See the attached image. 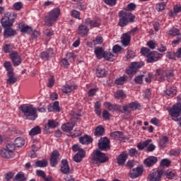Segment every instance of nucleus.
<instances>
[{
	"instance_id": "nucleus-16",
	"label": "nucleus",
	"mask_w": 181,
	"mask_h": 181,
	"mask_svg": "<svg viewBox=\"0 0 181 181\" xmlns=\"http://www.w3.org/2000/svg\"><path fill=\"white\" fill-rule=\"evenodd\" d=\"M60 156V153H59L58 151L55 150L54 151L50 157V165L52 167L56 166L57 163H59V158Z\"/></svg>"
},
{
	"instance_id": "nucleus-42",
	"label": "nucleus",
	"mask_w": 181,
	"mask_h": 181,
	"mask_svg": "<svg viewBox=\"0 0 181 181\" xmlns=\"http://www.w3.org/2000/svg\"><path fill=\"white\" fill-rule=\"evenodd\" d=\"M105 60H108L109 62H114V54L110 52L105 51L103 52V57Z\"/></svg>"
},
{
	"instance_id": "nucleus-34",
	"label": "nucleus",
	"mask_w": 181,
	"mask_h": 181,
	"mask_svg": "<svg viewBox=\"0 0 181 181\" xmlns=\"http://www.w3.org/2000/svg\"><path fill=\"white\" fill-rule=\"evenodd\" d=\"M105 132V129H104V127H103V126L101 125H99L95 128V131L94 134L95 136H103Z\"/></svg>"
},
{
	"instance_id": "nucleus-2",
	"label": "nucleus",
	"mask_w": 181,
	"mask_h": 181,
	"mask_svg": "<svg viewBox=\"0 0 181 181\" xmlns=\"http://www.w3.org/2000/svg\"><path fill=\"white\" fill-rule=\"evenodd\" d=\"M172 119L178 122L181 127V96L177 97V103H175L169 110Z\"/></svg>"
},
{
	"instance_id": "nucleus-31",
	"label": "nucleus",
	"mask_w": 181,
	"mask_h": 181,
	"mask_svg": "<svg viewBox=\"0 0 181 181\" xmlns=\"http://www.w3.org/2000/svg\"><path fill=\"white\" fill-rule=\"evenodd\" d=\"M73 128H74V123H66L62 126V129L64 132H70L71 131H73Z\"/></svg>"
},
{
	"instance_id": "nucleus-15",
	"label": "nucleus",
	"mask_w": 181,
	"mask_h": 181,
	"mask_svg": "<svg viewBox=\"0 0 181 181\" xmlns=\"http://www.w3.org/2000/svg\"><path fill=\"white\" fill-rule=\"evenodd\" d=\"M104 105L109 110V111H112V112H114V111H119V112L122 114V107L119 105H114L111 104L110 102H105Z\"/></svg>"
},
{
	"instance_id": "nucleus-53",
	"label": "nucleus",
	"mask_w": 181,
	"mask_h": 181,
	"mask_svg": "<svg viewBox=\"0 0 181 181\" xmlns=\"http://www.w3.org/2000/svg\"><path fill=\"white\" fill-rule=\"evenodd\" d=\"M15 148H16V146H15V144L10 143L6 145V149H7V151H9L12 153H13V151H15Z\"/></svg>"
},
{
	"instance_id": "nucleus-6",
	"label": "nucleus",
	"mask_w": 181,
	"mask_h": 181,
	"mask_svg": "<svg viewBox=\"0 0 181 181\" xmlns=\"http://www.w3.org/2000/svg\"><path fill=\"white\" fill-rule=\"evenodd\" d=\"M18 14L15 13H6L5 16L1 19V26L4 28L13 26V22L16 19Z\"/></svg>"
},
{
	"instance_id": "nucleus-63",
	"label": "nucleus",
	"mask_w": 181,
	"mask_h": 181,
	"mask_svg": "<svg viewBox=\"0 0 181 181\" xmlns=\"http://www.w3.org/2000/svg\"><path fill=\"white\" fill-rule=\"evenodd\" d=\"M4 50L5 53H9L12 50V46L11 45H4Z\"/></svg>"
},
{
	"instance_id": "nucleus-9",
	"label": "nucleus",
	"mask_w": 181,
	"mask_h": 181,
	"mask_svg": "<svg viewBox=\"0 0 181 181\" xmlns=\"http://www.w3.org/2000/svg\"><path fill=\"white\" fill-rule=\"evenodd\" d=\"M129 108L132 110V111H135L141 108V105L136 102H132L126 105L122 106V114H125V112H127V115L125 117L126 119L131 118V112H129Z\"/></svg>"
},
{
	"instance_id": "nucleus-60",
	"label": "nucleus",
	"mask_w": 181,
	"mask_h": 181,
	"mask_svg": "<svg viewBox=\"0 0 181 181\" xmlns=\"http://www.w3.org/2000/svg\"><path fill=\"white\" fill-rule=\"evenodd\" d=\"M53 111L59 112L60 111V107L59 106V101H55L53 104Z\"/></svg>"
},
{
	"instance_id": "nucleus-62",
	"label": "nucleus",
	"mask_w": 181,
	"mask_h": 181,
	"mask_svg": "<svg viewBox=\"0 0 181 181\" xmlns=\"http://www.w3.org/2000/svg\"><path fill=\"white\" fill-rule=\"evenodd\" d=\"M147 46H148V47L153 50V49L156 47V43H155V41L151 40L147 42Z\"/></svg>"
},
{
	"instance_id": "nucleus-11",
	"label": "nucleus",
	"mask_w": 181,
	"mask_h": 181,
	"mask_svg": "<svg viewBox=\"0 0 181 181\" xmlns=\"http://www.w3.org/2000/svg\"><path fill=\"white\" fill-rule=\"evenodd\" d=\"M144 64H145L144 62H132L129 69H127L126 73L129 76H132V74H135V73L138 71V69H141V67H142Z\"/></svg>"
},
{
	"instance_id": "nucleus-54",
	"label": "nucleus",
	"mask_w": 181,
	"mask_h": 181,
	"mask_svg": "<svg viewBox=\"0 0 181 181\" xmlns=\"http://www.w3.org/2000/svg\"><path fill=\"white\" fill-rule=\"evenodd\" d=\"M171 156H179L180 155V151L179 149H172L169 151Z\"/></svg>"
},
{
	"instance_id": "nucleus-24",
	"label": "nucleus",
	"mask_w": 181,
	"mask_h": 181,
	"mask_svg": "<svg viewBox=\"0 0 181 181\" xmlns=\"http://www.w3.org/2000/svg\"><path fill=\"white\" fill-rule=\"evenodd\" d=\"M122 44L123 46L127 47L131 42V34L127 33L122 35Z\"/></svg>"
},
{
	"instance_id": "nucleus-8",
	"label": "nucleus",
	"mask_w": 181,
	"mask_h": 181,
	"mask_svg": "<svg viewBox=\"0 0 181 181\" xmlns=\"http://www.w3.org/2000/svg\"><path fill=\"white\" fill-rule=\"evenodd\" d=\"M60 16V8H54L52 9L47 16H45V25L47 26H52L56 21H57V18Z\"/></svg>"
},
{
	"instance_id": "nucleus-47",
	"label": "nucleus",
	"mask_w": 181,
	"mask_h": 181,
	"mask_svg": "<svg viewBox=\"0 0 181 181\" xmlns=\"http://www.w3.org/2000/svg\"><path fill=\"white\" fill-rule=\"evenodd\" d=\"M129 156L137 158V156H139V153L136 148H132L129 150Z\"/></svg>"
},
{
	"instance_id": "nucleus-3",
	"label": "nucleus",
	"mask_w": 181,
	"mask_h": 181,
	"mask_svg": "<svg viewBox=\"0 0 181 181\" xmlns=\"http://www.w3.org/2000/svg\"><path fill=\"white\" fill-rule=\"evenodd\" d=\"M119 25L124 28L128 25L129 22L132 23L134 19H135V16H134L129 11H121L119 13Z\"/></svg>"
},
{
	"instance_id": "nucleus-52",
	"label": "nucleus",
	"mask_w": 181,
	"mask_h": 181,
	"mask_svg": "<svg viewBox=\"0 0 181 181\" xmlns=\"http://www.w3.org/2000/svg\"><path fill=\"white\" fill-rule=\"evenodd\" d=\"M13 8L16 11H21L23 8V4L21 1L16 2L13 4Z\"/></svg>"
},
{
	"instance_id": "nucleus-48",
	"label": "nucleus",
	"mask_w": 181,
	"mask_h": 181,
	"mask_svg": "<svg viewBox=\"0 0 181 181\" xmlns=\"http://www.w3.org/2000/svg\"><path fill=\"white\" fill-rule=\"evenodd\" d=\"M21 32H23V33H26V32L30 33V32H33L32 28L29 27V25H21Z\"/></svg>"
},
{
	"instance_id": "nucleus-5",
	"label": "nucleus",
	"mask_w": 181,
	"mask_h": 181,
	"mask_svg": "<svg viewBox=\"0 0 181 181\" xmlns=\"http://www.w3.org/2000/svg\"><path fill=\"white\" fill-rule=\"evenodd\" d=\"M108 158L100 150H95L92 153V163L93 165H100V163H105L107 162Z\"/></svg>"
},
{
	"instance_id": "nucleus-64",
	"label": "nucleus",
	"mask_w": 181,
	"mask_h": 181,
	"mask_svg": "<svg viewBox=\"0 0 181 181\" xmlns=\"http://www.w3.org/2000/svg\"><path fill=\"white\" fill-rule=\"evenodd\" d=\"M12 177H13V173H12V172L7 173L5 175V179H6L7 180H11V179H12Z\"/></svg>"
},
{
	"instance_id": "nucleus-40",
	"label": "nucleus",
	"mask_w": 181,
	"mask_h": 181,
	"mask_svg": "<svg viewBox=\"0 0 181 181\" xmlns=\"http://www.w3.org/2000/svg\"><path fill=\"white\" fill-rule=\"evenodd\" d=\"M16 148H21L25 145V140L22 137H18L14 141Z\"/></svg>"
},
{
	"instance_id": "nucleus-14",
	"label": "nucleus",
	"mask_w": 181,
	"mask_h": 181,
	"mask_svg": "<svg viewBox=\"0 0 181 181\" xmlns=\"http://www.w3.org/2000/svg\"><path fill=\"white\" fill-rule=\"evenodd\" d=\"M160 57H162V54L158 52H151L147 57L146 62L147 63H155V62H158Z\"/></svg>"
},
{
	"instance_id": "nucleus-19",
	"label": "nucleus",
	"mask_w": 181,
	"mask_h": 181,
	"mask_svg": "<svg viewBox=\"0 0 181 181\" xmlns=\"http://www.w3.org/2000/svg\"><path fill=\"white\" fill-rule=\"evenodd\" d=\"M169 35L170 36H177V40H174L173 41V43L174 45H179L180 43V32L179 31L178 29L173 28L169 31Z\"/></svg>"
},
{
	"instance_id": "nucleus-43",
	"label": "nucleus",
	"mask_w": 181,
	"mask_h": 181,
	"mask_svg": "<svg viewBox=\"0 0 181 181\" xmlns=\"http://www.w3.org/2000/svg\"><path fill=\"white\" fill-rule=\"evenodd\" d=\"M115 97L117 100H119V98H125L127 95H125V92H124V90H119L115 93Z\"/></svg>"
},
{
	"instance_id": "nucleus-44",
	"label": "nucleus",
	"mask_w": 181,
	"mask_h": 181,
	"mask_svg": "<svg viewBox=\"0 0 181 181\" xmlns=\"http://www.w3.org/2000/svg\"><path fill=\"white\" fill-rule=\"evenodd\" d=\"M165 176L167 177V179L169 180H172V179H175V172L170 170H168L167 171H165L164 173Z\"/></svg>"
},
{
	"instance_id": "nucleus-59",
	"label": "nucleus",
	"mask_w": 181,
	"mask_h": 181,
	"mask_svg": "<svg viewBox=\"0 0 181 181\" xmlns=\"http://www.w3.org/2000/svg\"><path fill=\"white\" fill-rule=\"evenodd\" d=\"M36 175L37 176H40V177H42V179H45V177H46V174L45 173V171L42 170H37Z\"/></svg>"
},
{
	"instance_id": "nucleus-49",
	"label": "nucleus",
	"mask_w": 181,
	"mask_h": 181,
	"mask_svg": "<svg viewBox=\"0 0 181 181\" xmlns=\"http://www.w3.org/2000/svg\"><path fill=\"white\" fill-rule=\"evenodd\" d=\"M165 6H166V4H165L164 2L158 3L156 6V9L158 12H160V11H163V9H165Z\"/></svg>"
},
{
	"instance_id": "nucleus-46",
	"label": "nucleus",
	"mask_w": 181,
	"mask_h": 181,
	"mask_svg": "<svg viewBox=\"0 0 181 181\" xmlns=\"http://www.w3.org/2000/svg\"><path fill=\"white\" fill-rule=\"evenodd\" d=\"M127 78L128 77L127 76H121L115 80V84H117V86H122V84L127 81Z\"/></svg>"
},
{
	"instance_id": "nucleus-7",
	"label": "nucleus",
	"mask_w": 181,
	"mask_h": 181,
	"mask_svg": "<svg viewBox=\"0 0 181 181\" xmlns=\"http://www.w3.org/2000/svg\"><path fill=\"white\" fill-rule=\"evenodd\" d=\"M4 67L6 69L7 71V76L8 77L6 81L7 84H10V86L15 84V83L18 81V78L13 77L15 74L13 73V68H12V64H11V62L6 61L4 63Z\"/></svg>"
},
{
	"instance_id": "nucleus-57",
	"label": "nucleus",
	"mask_w": 181,
	"mask_h": 181,
	"mask_svg": "<svg viewBox=\"0 0 181 181\" xmlns=\"http://www.w3.org/2000/svg\"><path fill=\"white\" fill-rule=\"evenodd\" d=\"M122 49V47H121V46L115 45V46H113L112 52L113 53H115L117 54V53H119V52H121Z\"/></svg>"
},
{
	"instance_id": "nucleus-23",
	"label": "nucleus",
	"mask_w": 181,
	"mask_h": 181,
	"mask_svg": "<svg viewBox=\"0 0 181 181\" xmlns=\"http://www.w3.org/2000/svg\"><path fill=\"white\" fill-rule=\"evenodd\" d=\"M158 162V158L155 156H149L148 158L144 160V164L148 166V168H151V166H153L155 163Z\"/></svg>"
},
{
	"instance_id": "nucleus-28",
	"label": "nucleus",
	"mask_w": 181,
	"mask_h": 181,
	"mask_svg": "<svg viewBox=\"0 0 181 181\" xmlns=\"http://www.w3.org/2000/svg\"><path fill=\"white\" fill-rule=\"evenodd\" d=\"M142 168L140 167H137L133 169V172L130 174V177L132 179H136V177L142 175Z\"/></svg>"
},
{
	"instance_id": "nucleus-25",
	"label": "nucleus",
	"mask_w": 181,
	"mask_h": 181,
	"mask_svg": "<svg viewBox=\"0 0 181 181\" xmlns=\"http://www.w3.org/2000/svg\"><path fill=\"white\" fill-rule=\"evenodd\" d=\"M86 156V151L84 150H80L78 153L74 156V160L77 163L83 160V158Z\"/></svg>"
},
{
	"instance_id": "nucleus-36",
	"label": "nucleus",
	"mask_w": 181,
	"mask_h": 181,
	"mask_svg": "<svg viewBox=\"0 0 181 181\" xmlns=\"http://www.w3.org/2000/svg\"><path fill=\"white\" fill-rule=\"evenodd\" d=\"M59 123L53 119L48 120L47 125L45 126V129H49V128H57Z\"/></svg>"
},
{
	"instance_id": "nucleus-17",
	"label": "nucleus",
	"mask_w": 181,
	"mask_h": 181,
	"mask_svg": "<svg viewBox=\"0 0 181 181\" xmlns=\"http://www.w3.org/2000/svg\"><path fill=\"white\" fill-rule=\"evenodd\" d=\"M86 25H89L90 28H100L101 21L100 19H93L88 18L85 20Z\"/></svg>"
},
{
	"instance_id": "nucleus-51",
	"label": "nucleus",
	"mask_w": 181,
	"mask_h": 181,
	"mask_svg": "<svg viewBox=\"0 0 181 181\" xmlns=\"http://www.w3.org/2000/svg\"><path fill=\"white\" fill-rule=\"evenodd\" d=\"M141 54H143V56H146L147 57L148 54L151 53V49H149V48L143 47L141 49Z\"/></svg>"
},
{
	"instance_id": "nucleus-56",
	"label": "nucleus",
	"mask_w": 181,
	"mask_h": 181,
	"mask_svg": "<svg viewBox=\"0 0 181 181\" xmlns=\"http://www.w3.org/2000/svg\"><path fill=\"white\" fill-rule=\"evenodd\" d=\"M126 57L128 59H134V57H135V52H134L132 50H128Z\"/></svg>"
},
{
	"instance_id": "nucleus-58",
	"label": "nucleus",
	"mask_w": 181,
	"mask_h": 181,
	"mask_svg": "<svg viewBox=\"0 0 181 181\" xmlns=\"http://www.w3.org/2000/svg\"><path fill=\"white\" fill-rule=\"evenodd\" d=\"M39 36H40V33L37 30H34L32 33L31 39L33 40H34V39H37V37H39Z\"/></svg>"
},
{
	"instance_id": "nucleus-27",
	"label": "nucleus",
	"mask_w": 181,
	"mask_h": 181,
	"mask_svg": "<svg viewBox=\"0 0 181 181\" xmlns=\"http://www.w3.org/2000/svg\"><path fill=\"white\" fill-rule=\"evenodd\" d=\"M110 137L115 141H119V139H124V134L122 132H113L110 134Z\"/></svg>"
},
{
	"instance_id": "nucleus-41",
	"label": "nucleus",
	"mask_w": 181,
	"mask_h": 181,
	"mask_svg": "<svg viewBox=\"0 0 181 181\" xmlns=\"http://www.w3.org/2000/svg\"><path fill=\"white\" fill-rule=\"evenodd\" d=\"M176 88L175 87H172V88H168L165 91V94H166V95H168V97H175V95H176Z\"/></svg>"
},
{
	"instance_id": "nucleus-26",
	"label": "nucleus",
	"mask_w": 181,
	"mask_h": 181,
	"mask_svg": "<svg viewBox=\"0 0 181 181\" xmlns=\"http://www.w3.org/2000/svg\"><path fill=\"white\" fill-rule=\"evenodd\" d=\"M79 142L82 145H90L93 142V138L88 135H85L79 138Z\"/></svg>"
},
{
	"instance_id": "nucleus-45",
	"label": "nucleus",
	"mask_w": 181,
	"mask_h": 181,
	"mask_svg": "<svg viewBox=\"0 0 181 181\" xmlns=\"http://www.w3.org/2000/svg\"><path fill=\"white\" fill-rule=\"evenodd\" d=\"M106 74H107V71L105 69H98L96 70L97 77H99V78L105 77Z\"/></svg>"
},
{
	"instance_id": "nucleus-18",
	"label": "nucleus",
	"mask_w": 181,
	"mask_h": 181,
	"mask_svg": "<svg viewBox=\"0 0 181 181\" xmlns=\"http://www.w3.org/2000/svg\"><path fill=\"white\" fill-rule=\"evenodd\" d=\"M61 172L64 175H69L70 173V166H69V163L67 160L63 159L61 162Z\"/></svg>"
},
{
	"instance_id": "nucleus-61",
	"label": "nucleus",
	"mask_w": 181,
	"mask_h": 181,
	"mask_svg": "<svg viewBox=\"0 0 181 181\" xmlns=\"http://www.w3.org/2000/svg\"><path fill=\"white\" fill-rule=\"evenodd\" d=\"M162 166H170V161L168 158H164L160 162Z\"/></svg>"
},
{
	"instance_id": "nucleus-30",
	"label": "nucleus",
	"mask_w": 181,
	"mask_h": 181,
	"mask_svg": "<svg viewBox=\"0 0 181 181\" xmlns=\"http://www.w3.org/2000/svg\"><path fill=\"white\" fill-rule=\"evenodd\" d=\"M90 29L87 27L86 25H81L78 26V35H81V36H84L88 33V31Z\"/></svg>"
},
{
	"instance_id": "nucleus-37",
	"label": "nucleus",
	"mask_w": 181,
	"mask_h": 181,
	"mask_svg": "<svg viewBox=\"0 0 181 181\" xmlns=\"http://www.w3.org/2000/svg\"><path fill=\"white\" fill-rule=\"evenodd\" d=\"M94 53L98 59H103L104 54L103 47H96L95 48Z\"/></svg>"
},
{
	"instance_id": "nucleus-29",
	"label": "nucleus",
	"mask_w": 181,
	"mask_h": 181,
	"mask_svg": "<svg viewBox=\"0 0 181 181\" xmlns=\"http://www.w3.org/2000/svg\"><path fill=\"white\" fill-rule=\"evenodd\" d=\"M77 89V86H71L69 84H65L62 88V92L65 94H70L73 90Z\"/></svg>"
},
{
	"instance_id": "nucleus-39",
	"label": "nucleus",
	"mask_w": 181,
	"mask_h": 181,
	"mask_svg": "<svg viewBox=\"0 0 181 181\" xmlns=\"http://www.w3.org/2000/svg\"><path fill=\"white\" fill-rule=\"evenodd\" d=\"M168 142H169V138H168L166 136H163L158 142L159 148H166Z\"/></svg>"
},
{
	"instance_id": "nucleus-20",
	"label": "nucleus",
	"mask_w": 181,
	"mask_h": 181,
	"mask_svg": "<svg viewBox=\"0 0 181 181\" xmlns=\"http://www.w3.org/2000/svg\"><path fill=\"white\" fill-rule=\"evenodd\" d=\"M16 35H17L16 30L12 29L11 27H7L4 28V37L6 39H8V37H12L13 36H16Z\"/></svg>"
},
{
	"instance_id": "nucleus-22",
	"label": "nucleus",
	"mask_w": 181,
	"mask_h": 181,
	"mask_svg": "<svg viewBox=\"0 0 181 181\" xmlns=\"http://www.w3.org/2000/svg\"><path fill=\"white\" fill-rule=\"evenodd\" d=\"M127 159H128V153L123 152L117 157V165L119 166H122V165L125 164L127 162Z\"/></svg>"
},
{
	"instance_id": "nucleus-12",
	"label": "nucleus",
	"mask_w": 181,
	"mask_h": 181,
	"mask_svg": "<svg viewBox=\"0 0 181 181\" xmlns=\"http://www.w3.org/2000/svg\"><path fill=\"white\" fill-rule=\"evenodd\" d=\"M163 175V170H153L148 177V181H160Z\"/></svg>"
},
{
	"instance_id": "nucleus-32",
	"label": "nucleus",
	"mask_w": 181,
	"mask_h": 181,
	"mask_svg": "<svg viewBox=\"0 0 181 181\" xmlns=\"http://www.w3.org/2000/svg\"><path fill=\"white\" fill-rule=\"evenodd\" d=\"M40 134H42V129L39 126L33 127L29 132L30 136H35V135H39Z\"/></svg>"
},
{
	"instance_id": "nucleus-10",
	"label": "nucleus",
	"mask_w": 181,
	"mask_h": 181,
	"mask_svg": "<svg viewBox=\"0 0 181 181\" xmlns=\"http://www.w3.org/2000/svg\"><path fill=\"white\" fill-rule=\"evenodd\" d=\"M110 141L107 137H102L98 141V146L100 151H110L111 146Z\"/></svg>"
},
{
	"instance_id": "nucleus-35",
	"label": "nucleus",
	"mask_w": 181,
	"mask_h": 181,
	"mask_svg": "<svg viewBox=\"0 0 181 181\" xmlns=\"http://www.w3.org/2000/svg\"><path fill=\"white\" fill-rule=\"evenodd\" d=\"M13 153L10 151L9 150H7L6 148H2L1 151V155L2 158H5L6 159H9L11 156H12Z\"/></svg>"
},
{
	"instance_id": "nucleus-21",
	"label": "nucleus",
	"mask_w": 181,
	"mask_h": 181,
	"mask_svg": "<svg viewBox=\"0 0 181 181\" xmlns=\"http://www.w3.org/2000/svg\"><path fill=\"white\" fill-rule=\"evenodd\" d=\"M40 57L42 60H49L50 57H53V49L50 48L47 51L41 52Z\"/></svg>"
},
{
	"instance_id": "nucleus-55",
	"label": "nucleus",
	"mask_w": 181,
	"mask_h": 181,
	"mask_svg": "<svg viewBox=\"0 0 181 181\" xmlns=\"http://www.w3.org/2000/svg\"><path fill=\"white\" fill-rule=\"evenodd\" d=\"M71 16L76 19H80V12H78L77 10H72L71 11Z\"/></svg>"
},
{
	"instance_id": "nucleus-13",
	"label": "nucleus",
	"mask_w": 181,
	"mask_h": 181,
	"mask_svg": "<svg viewBox=\"0 0 181 181\" xmlns=\"http://www.w3.org/2000/svg\"><path fill=\"white\" fill-rule=\"evenodd\" d=\"M10 57L11 59V62L13 64V66H18L21 63H22V59L21 58V55L18 54L16 51H12L10 54Z\"/></svg>"
},
{
	"instance_id": "nucleus-4",
	"label": "nucleus",
	"mask_w": 181,
	"mask_h": 181,
	"mask_svg": "<svg viewBox=\"0 0 181 181\" xmlns=\"http://www.w3.org/2000/svg\"><path fill=\"white\" fill-rule=\"evenodd\" d=\"M156 76L158 80V81H165L166 78L168 81H170L175 74L173 73V70H164L163 69H158L156 70Z\"/></svg>"
},
{
	"instance_id": "nucleus-33",
	"label": "nucleus",
	"mask_w": 181,
	"mask_h": 181,
	"mask_svg": "<svg viewBox=\"0 0 181 181\" xmlns=\"http://www.w3.org/2000/svg\"><path fill=\"white\" fill-rule=\"evenodd\" d=\"M49 165V162L47 160H40L35 163V168H46Z\"/></svg>"
},
{
	"instance_id": "nucleus-50",
	"label": "nucleus",
	"mask_w": 181,
	"mask_h": 181,
	"mask_svg": "<svg viewBox=\"0 0 181 181\" xmlns=\"http://www.w3.org/2000/svg\"><path fill=\"white\" fill-rule=\"evenodd\" d=\"M144 76L143 74L136 76L134 78L135 83H136L137 84H142V83L144 82Z\"/></svg>"
},
{
	"instance_id": "nucleus-38",
	"label": "nucleus",
	"mask_w": 181,
	"mask_h": 181,
	"mask_svg": "<svg viewBox=\"0 0 181 181\" xmlns=\"http://www.w3.org/2000/svg\"><path fill=\"white\" fill-rule=\"evenodd\" d=\"M151 142H152V139H148L144 141L143 143H139L137 144V148L140 151H144V149H145V148H146V146H148Z\"/></svg>"
},
{
	"instance_id": "nucleus-1",
	"label": "nucleus",
	"mask_w": 181,
	"mask_h": 181,
	"mask_svg": "<svg viewBox=\"0 0 181 181\" xmlns=\"http://www.w3.org/2000/svg\"><path fill=\"white\" fill-rule=\"evenodd\" d=\"M19 110L23 113L25 119L35 121L37 118V109L33 105H23L20 106Z\"/></svg>"
}]
</instances>
